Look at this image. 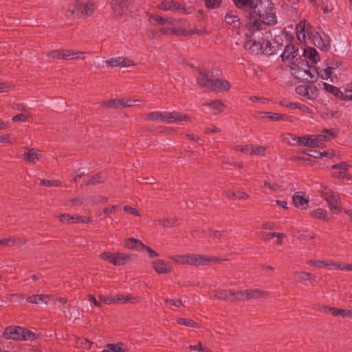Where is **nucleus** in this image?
<instances>
[{"label": "nucleus", "mask_w": 352, "mask_h": 352, "mask_svg": "<svg viewBox=\"0 0 352 352\" xmlns=\"http://www.w3.org/2000/svg\"><path fill=\"white\" fill-rule=\"evenodd\" d=\"M245 17L248 31H261L262 25L274 26L278 23L275 8L270 0H263L255 4L253 10L246 14Z\"/></svg>", "instance_id": "f257e3e1"}, {"label": "nucleus", "mask_w": 352, "mask_h": 352, "mask_svg": "<svg viewBox=\"0 0 352 352\" xmlns=\"http://www.w3.org/2000/svg\"><path fill=\"white\" fill-rule=\"evenodd\" d=\"M296 36L300 43L305 44L313 43L316 47L323 51H327L330 47V42L325 34L322 36L318 32L314 34L309 23L303 20L296 25Z\"/></svg>", "instance_id": "f03ea898"}, {"label": "nucleus", "mask_w": 352, "mask_h": 352, "mask_svg": "<svg viewBox=\"0 0 352 352\" xmlns=\"http://www.w3.org/2000/svg\"><path fill=\"white\" fill-rule=\"evenodd\" d=\"M292 74L301 81L314 82L317 79V72L314 67H311L305 58H296L290 65Z\"/></svg>", "instance_id": "7ed1b4c3"}, {"label": "nucleus", "mask_w": 352, "mask_h": 352, "mask_svg": "<svg viewBox=\"0 0 352 352\" xmlns=\"http://www.w3.org/2000/svg\"><path fill=\"white\" fill-rule=\"evenodd\" d=\"M333 137V134L330 130L324 129L320 134L301 136L300 138H298V145L321 147L323 142L331 140Z\"/></svg>", "instance_id": "20e7f679"}, {"label": "nucleus", "mask_w": 352, "mask_h": 352, "mask_svg": "<svg viewBox=\"0 0 352 352\" xmlns=\"http://www.w3.org/2000/svg\"><path fill=\"white\" fill-rule=\"evenodd\" d=\"M321 197L327 201L329 209L336 214L340 212V201L338 195L331 189L324 188L321 190Z\"/></svg>", "instance_id": "39448f33"}, {"label": "nucleus", "mask_w": 352, "mask_h": 352, "mask_svg": "<svg viewBox=\"0 0 352 352\" xmlns=\"http://www.w3.org/2000/svg\"><path fill=\"white\" fill-rule=\"evenodd\" d=\"M251 34L247 36V39L244 44L246 50L251 52H258L259 50L261 31H250Z\"/></svg>", "instance_id": "423d86ee"}, {"label": "nucleus", "mask_w": 352, "mask_h": 352, "mask_svg": "<svg viewBox=\"0 0 352 352\" xmlns=\"http://www.w3.org/2000/svg\"><path fill=\"white\" fill-rule=\"evenodd\" d=\"M298 48L292 43L287 44L280 54V58L283 62H288L292 64V62H295L296 59L298 58Z\"/></svg>", "instance_id": "0eeeda50"}, {"label": "nucleus", "mask_w": 352, "mask_h": 352, "mask_svg": "<svg viewBox=\"0 0 352 352\" xmlns=\"http://www.w3.org/2000/svg\"><path fill=\"white\" fill-rule=\"evenodd\" d=\"M216 262L214 258L207 257L197 254H189V264L190 265H207Z\"/></svg>", "instance_id": "6e6552de"}, {"label": "nucleus", "mask_w": 352, "mask_h": 352, "mask_svg": "<svg viewBox=\"0 0 352 352\" xmlns=\"http://www.w3.org/2000/svg\"><path fill=\"white\" fill-rule=\"evenodd\" d=\"M197 72L199 74V76L197 78V85L199 87L208 90L212 80L210 78V72L205 69L199 68L197 69Z\"/></svg>", "instance_id": "1a4fd4ad"}, {"label": "nucleus", "mask_w": 352, "mask_h": 352, "mask_svg": "<svg viewBox=\"0 0 352 352\" xmlns=\"http://www.w3.org/2000/svg\"><path fill=\"white\" fill-rule=\"evenodd\" d=\"M230 89V82L223 78L212 79L208 91L214 92L226 91Z\"/></svg>", "instance_id": "9d476101"}, {"label": "nucleus", "mask_w": 352, "mask_h": 352, "mask_svg": "<svg viewBox=\"0 0 352 352\" xmlns=\"http://www.w3.org/2000/svg\"><path fill=\"white\" fill-rule=\"evenodd\" d=\"M105 63L107 66L109 67H129L131 65H134L133 62L130 59L120 56L109 58L105 61Z\"/></svg>", "instance_id": "9b49d317"}, {"label": "nucleus", "mask_w": 352, "mask_h": 352, "mask_svg": "<svg viewBox=\"0 0 352 352\" xmlns=\"http://www.w3.org/2000/svg\"><path fill=\"white\" fill-rule=\"evenodd\" d=\"M259 50H261L263 53L267 55L277 53L276 47L272 45V43L268 39L265 38L263 32L261 33Z\"/></svg>", "instance_id": "f8f14e48"}, {"label": "nucleus", "mask_w": 352, "mask_h": 352, "mask_svg": "<svg viewBox=\"0 0 352 352\" xmlns=\"http://www.w3.org/2000/svg\"><path fill=\"white\" fill-rule=\"evenodd\" d=\"M98 298L100 301L106 303V304H113V303H124L129 300L128 296H123L122 295H99Z\"/></svg>", "instance_id": "ddd939ff"}, {"label": "nucleus", "mask_w": 352, "mask_h": 352, "mask_svg": "<svg viewBox=\"0 0 352 352\" xmlns=\"http://www.w3.org/2000/svg\"><path fill=\"white\" fill-rule=\"evenodd\" d=\"M152 266L158 274H168L173 270L171 265L161 259L152 261Z\"/></svg>", "instance_id": "4468645a"}, {"label": "nucleus", "mask_w": 352, "mask_h": 352, "mask_svg": "<svg viewBox=\"0 0 352 352\" xmlns=\"http://www.w3.org/2000/svg\"><path fill=\"white\" fill-rule=\"evenodd\" d=\"M181 121L192 122V120L188 115L178 111L166 112V122L173 123Z\"/></svg>", "instance_id": "2eb2a0df"}, {"label": "nucleus", "mask_w": 352, "mask_h": 352, "mask_svg": "<svg viewBox=\"0 0 352 352\" xmlns=\"http://www.w3.org/2000/svg\"><path fill=\"white\" fill-rule=\"evenodd\" d=\"M203 106L209 107L210 113L214 116L221 113L226 108V105L221 100H214L209 102H205Z\"/></svg>", "instance_id": "dca6fc26"}, {"label": "nucleus", "mask_w": 352, "mask_h": 352, "mask_svg": "<svg viewBox=\"0 0 352 352\" xmlns=\"http://www.w3.org/2000/svg\"><path fill=\"white\" fill-rule=\"evenodd\" d=\"M224 20L226 23L234 28L238 29L241 27L240 18L236 11L230 10L226 12Z\"/></svg>", "instance_id": "f3484780"}, {"label": "nucleus", "mask_w": 352, "mask_h": 352, "mask_svg": "<svg viewBox=\"0 0 352 352\" xmlns=\"http://www.w3.org/2000/svg\"><path fill=\"white\" fill-rule=\"evenodd\" d=\"M23 328L21 327H9L5 329V337L12 340H22Z\"/></svg>", "instance_id": "a211bd4d"}, {"label": "nucleus", "mask_w": 352, "mask_h": 352, "mask_svg": "<svg viewBox=\"0 0 352 352\" xmlns=\"http://www.w3.org/2000/svg\"><path fill=\"white\" fill-rule=\"evenodd\" d=\"M135 257V254L114 253L113 259H112V264L116 266L123 265L127 261H132Z\"/></svg>", "instance_id": "6ab92c4d"}, {"label": "nucleus", "mask_w": 352, "mask_h": 352, "mask_svg": "<svg viewBox=\"0 0 352 352\" xmlns=\"http://www.w3.org/2000/svg\"><path fill=\"white\" fill-rule=\"evenodd\" d=\"M41 157V153L39 151L35 148H28L27 152L23 154V159L28 163L35 164Z\"/></svg>", "instance_id": "aec40b11"}, {"label": "nucleus", "mask_w": 352, "mask_h": 352, "mask_svg": "<svg viewBox=\"0 0 352 352\" xmlns=\"http://www.w3.org/2000/svg\"><path fill=\"white\" fill-rule=\"evenodd\" d=\"M247 300L255 298H266L269 294L265 291L258 289H246Z\"/></svg>", "instance_id": "412c9836"}, {"label": "nucleus", "mask_w": 352, "mask_h": 352, "mask_svg": "<svg viewBox=\"0 0 352 352\" xmlns=\"http://www.w3.org/2000/svg\"><path fill=\"white\" fill-rule=\"evenodd\" d=\"M26 300L29 303L43 305L47 304L50 300V296L44 294L32 295L28 297Z\"/></svg>", "instance_id": "4be33fe9"}, {"label": "nucleus", "mask_w": 352, "mask_h": 352, "mask_svg": "<svg viewBox=\"0 0 352 352\" xmlns=\"http://www.w3.org/2000/svg\"><path fill=\"white\" fill-rule=\"evenodd\" d=\"M157 8L164 11L175 10L179 8V4L175 0H162Z\"/></svg>", "instance_id": "5701e85b"}, {"label": "nucleus", "mask_w": 352, "mask_h": 352, "mask_svg": "<svg viewBox=\"0 0 352 352\" xmlns=\"http://www.w3.org/2000/svg\"><path fill=\"white\" fill-rule=\"evenodd\" d=\"M96 9L95 3L94 1H88L83 5H80L79 10L83 16H91Z\"/></svg>", "instance_id": "b1692460"}, {"label": "nucleus", "mask_w": 352, "mask_h": 352, "mask_svg": "<svg viewBox=\"0 0 352 352\" xmlns=\"http://www.w3.org/2000/svg\"><path fill=\"white\" fill-rule=\"evenodd\" d=\"M111 4L113 12L116 15L120 16L123 15L126 10L124 0H111Z\"/></svg>", "instance_id": "393cba45"}, {"label": "nucleus", "mask_w": 352, "mask_h": 352, "mask_svg": "<svg viewBox=\"0 0 352 352\" xmlns=\"http://www.w3.org/2000/svg\"><path fill=\"white\" fill-rule=\"evenodd\" d=\"M292 201L296 208L305 209L309 204L308 199H305L302 195L297 192L292 197Z\"/></svg>", "instance_id": "a878e982"}, {"label": "nucleus", "mask_w": 352, "mask_h": 352, "mask_svg": "<svg viewBox=\"0 0 352 352\" xmlns=\"http://www.w3.org/2000/svg\"><path fill=\"white\" fill-rule=\"evenodd\" d=\"M303 56L305 58H309L313 63H317L320 60L319 54L316 50L313 47H308L304 50Z\"/></svg>", "instance_id": "bb28decb"}, {"label": "nucleus", "mask_w": 352, "mask_h": 352, "mask_svg": "<svg viewBox=\"0 0 352 352\" xmlns=\"http://www.w3.org/2000/svg\"><path fill=\"white\" fill-rule=\"evenodd\" d=\"M294 275L295 280L298 283L314 280L316 278L315 275L305 272H295Z\"/></svg>", "instance_id": "cd10ccee"}, {"label": "nucleus", "mask_w": 352, "mask_h": 352, "mask_svg": "<svg viewBox=\"0 0 352 352\" xmlns=\"http://www.w3.org/2000/svg\"><path fill=\"white\" fill-rule=\"evenodd\" d=\"M85 52L81 51H74L72 50L65 49L63 50V59L65 60H75L80 58V56Z\"/></svg>", "instance_id": "c85d7f7f"}, {"label": "nucleus", "mask_w": 352, "mask_h": 352, "mask_svg": "<svg viewBox=\"0 0 352 352\" xmlns=\"http://www.w3.org/2000/svg\"><path fill=\"white\" fill-rule=\"evenodd\" d=\"M104 177H103L100 173H96L90 176L88 179L85 180L82 183V185H96L104 182Z\"/></svg>", "instance_id": "c756f323"}, {"label": "nucleus", "mask_w": 352, "mask_h": 352, "mask_svg": "<svg viewBox=\"0 0 352 352\" xmlns=\"http://www.w3.org/2000/svg\"><path fill=\"white\" fill-rule=\"evenodd\" d=\"M125 246L129 249L140 250L144 247V243L135 238H129L125 241Z\"/></svg>", "instance_id": "7c9ffc66"}, {"label": "nucleus", "mask_w": 352, "mask_h": 352, "mask_svg": "<svg viewBox=\"0 0 352 352\" xmlns=\"http://www.w3.org/2000/svg\"><path fill=\"white\" fill-rule=\"evenodd\" d=\"M177 219L175 218L165 217L161 219L154 220L155 225H160L164 228L173 227L177 225Z\"/></svg>", "instance_id": "2f4dec72"}, {"label": "nucleus", "mask_w": 352, "mask_h": 352, "mask_svg": "<svg viewBox=\"0 0 352 352\" xmlns=\"http://www.w3.org/2000/svg\"><path fill=\"white\" fill-rule=\"evenodd\" d=\"M258 113L260 115H262V114L266 115L267 118H269L272 121H278L280 120H285V119H286L287 120H289V121H292L291 117L285 116V115L279 114L277 113H272V112L269 111V112H259Z\"/></svg>", "instance_id": "473e14b6"}, {"label": "nucleus", "mask_w": 352, "mask_h": 352, "mask_svg": "<svg viewBox=\"0 0 352 352\" xmlns=\"http://www.w3.org/2000/svg\"><path fill=\"white\" fill-rule=\"evenodd\" d=\"M231 296V301H245L247 300L246 290H231L229 294Z\"/></svg>", "instance_id": "72a5a7b5"}, {"label": "nucleus", "mask_w": 352, "mask_h": 352, "mask_svg": "<svg viewBox=\"0 0 352 352\" xmlns=\"http://www.w3.org/2000/svg\"><path fill=\"white\" fill-rule=\"evenodd\" d=\"M311 216L313 218L322 219L323 221H329L330 219L329 216L327 214V212L322 208H317L311 212Z\"/></svg>", "instance_id": "f704fd0d"}, {"label": "nucleus", "mask_w": 352, "mask_h": 352, "mask_svg": "<svg viewBox=\"0 0 352 352\" xmlns=\"http://www.w3.org/2000/svg\"><path fill=\"white\" fill-rule=\"evenodd\" d=\"M148 120H160L166 122V112L153 111L146 114Z\"/></svg>", "instance_id": "c9c22d12"}, {"label": "nucleus", "mask_w": 352, "mask_h": 352, "mask_svg": "<svg viewBox=\"0 0 352 352\" xmlns=\"http://www.w3.org/2000/svg\"><path fill=\"white\" fill-rule=\"evenodd\" d=\"M225 195L226 197L232 199L236 198L239 199H248L249 198V195L246 192L242 191H237L235 192L231 190H226L225 192Z\"/></svg>", "instance_id": "e433bc0d"}, {"label": "nucleus", "mask_w": 352, "mask_h": 352, "mask_svg": "<svg viewBox=\"0 0 352 352\" xmlns=\"http://www.w3.org/2000/svg\"><path fill=\"white\" fill-rule=\"evenodd\" d=\"M323 87L325 91L340 99L342 91L340 89V88L327 82H323Z\"/></svg>", "instance_id": "4c0bfd02"}, {"label": "nucleus", "mask_w": 352, "mask_h": 352, "mask_svg": "<svg viewBox=\"0 0 352 352\" xmlns=\"http://www.w3.org/2000/svg\"><path fill=\"white\" fill-rule=\"evenodd\" d=\"M232 1L239 9H245L246 8H254L255 6L253 0H232Z\"/></svg>", "instance_id": "58836bf2"}, {"label": "nucleus", "mask_w": 352, "mask_h": 352, "mask_svg": "<svg viewBox=\"0 0 352 352\" xmlns=\"http://www.w3.org/2000/svg\"><path fill=\"white\" fill-rule=\"evenodd\" d=\"M324 311L325 313H331L333 316H342V318L346 317V311L345 309H337L336 307H324Z\"/></svg>", "instance_id": "ea45409f"}, {"label": "nucleus", "mask_w": 352, "mask_h": 352, "mask_svg": "<svg viewBox=\"0 0 352 352\" xmlns=\"http://www.w3.org/2000/svg\"><path fill=\"white\" fill-rule=\"evenodd\" d=\"M209 32L205 29V28H195L193 29H191L190 30L186 32L183 31L181 34L183 36H188V35H192V34H197V35H204V34H208Z\"/></svg>", "instance_id": "a19ab883"}, {"label": "nucleus", "mask_w": 352, "mask_h": 352, "mask_svg": "<svg viewBox=\"0 0 352 352\" xmlns=\"http://www.w3.org/2000/svg\"><path fill=\"white\" fill-rule=\"evenodd\" d=\"M170 258L178 264H189V254L184 255H175L172 256Z\"/></svg>", "instance_id": "79ce46f5"}, {"label": "nucleus", "mask_w": 352, "mask_h": 352, "mask_svg": "<svg viewBox=\"0 0 352 352\" xmlns=\"http://www.w3.org/2000/svg\"><path fill=\"white\" fill-rule=\"evenodd\" d=\"M230 293L231 290L216 291L214 292V296L220 300L231 301V296L229 295Z\"/></svg>", "instance_id": "37998d69"}, {"label": "nucleus", "mask_w": 352, "mask_h": 352, "mask_svg": "<svg viewBox=\"0 0 352 352\" xmlns=\"http://www.w3.org/2000/svg\"><path fill=\"white\" fill-rule=\"evenodd\" d=\"M177 322L179 324L184 325V326L190 327L197 328L199 327V324L197 322L193 321L191 319H188V318H177Z\"/></svg>", "instance_id": "c03bdc74"}, {"label": "nucleus", "mask_w": 352, "mask_h": 352, "mask_svg": "<svg viewBox=\"0 0 352 352\" xmlns=\"http://www.w3.org/2000/svg\"><path fill=\"white\" fill-rule=\"evenodd\" d=\"M266 151V147L258 145H251L250 154L251 155H265Z\"/></svg>", "instance_id": "a18cd8bd"}, {"label": "nucleus", "mask_w": 352, "mask_h": 352, "mask_svg": "<svg viewBox=\"0 0 352 352\" xmlns=\"http://www.w3.org/2000/svg\"><path fill=\"white\" fill-rule=\"evenodd\" d=\"M206 7L209 10L219 8L222 3V0H204Z\"/></svg>", "instance_id": "49530a36"}, {"label": "nucleus", "mask_w": 352, "mask_h": 352, "mask_svg": "<svg viewBox=\"0 0 352 352\" xmlns=\"http://www.w3.org/2000/svg\"><path fill=\"white\" fill-rule=\"evenodd\" d=\"M342 100H352V87H350V85H347L346 88L344 89V92H341V98Z\"/></svg>", "instance_id": "de8ad7c7"}, {"label": "nucleus", "mask_w": 352, "mask_h": 352, "mask_svg": "<svg viewBox=\"0 0 352 352\" xmlns=\"http://www.w3.org/2000/svg\"><path fill=\"white\" fill-rule=\"evenodd\" d=\"M318 95V89L314 85H309L308 94H306V98L309 100H314Z\"/></svg>", "instance_id": "09e8293b"}, {"label": "nucleus", "mask_w": 352, "mask_h": 352, "mask_svg": "<svg viewBox=\"0 0 352 352\" xmlns=\"http://www.w3.org/2000/svg\"><path fill=\"white\" fill-rule=\"evenodd\" d=\"M335 69L333 67H328L324 69L320 74L321 78L323 80H328L331 78V76L334 72Z\"/></svg>", "instance_id": "8fccbe9b"}, {"label": "nucleus", "mask_w": 352, "mask_h": 352, "mask_svg": "<svg viewBox=\"0 0 352 352\" xmlns=\"http://www.w3.org/2000/svg\"><path fill=\"white\" fill-rule=\"evenodd\" d=\"M58 219L63 223H67V224L74 223L73 215H70L68 214H60L58 216Z\"/></svg>", "instance_id": "3c124183"}, {"label": "nucleus", "mask_w": 352, "mask_h": 352, "mask_svg": "<svg viewBox=\"0 0 352 352\" xmlns=\"http://www.w3.org/2000/svg\"><path fill=\"white\" fill-rule=\"evenodd\" d=\"M324 267L329 270H340L342 268V264L340 263H334L331 261H325Z\"/></svg>", "instance_id": "603ef678"}, {"label": "nucleus", "mask_w": 352, "mask_h": 352, "mask_svg": "<svg viewBox=\"0 0 352 352\" xmlns=\"http://www.w3.org/2000/svg\"><path fill=\"white\" fill-rule=\"evenodd\" d=\"M14 237H8L3 239L0 240V245L5 247H14Z\"/></svg>", "instance_id": "864d4df0"}, {"label": "nucleus", "mask_w": 352, "mask_h": 352, "mask_svg": "<svg viewBox=\"0 0 352 352\" xmlns=\"http://www.w3.org/2000/svg\"><path fill=\"white\" fill-rule=\"evenodd\" d=\"M36 338V336L35 334L29 331V330H27L26 329L23 328V338H22V340H33Z\"/></svg>", "instance_id": "5fc2aeb1"}, {"label": "nucleus", "mask_w": 352, "mask_h": 352, "mask_svg": "<svg viewBox=\"0 0 352 352\" xmlns=\"http://www.w3.org/2000/svg\"><path fill=\"white\" fill-rule=\"evenodd\" d=\"M74 217V223H88L92 221L90 218L81 217L79 215H73Z\"/></svg>", "instance_id": "6e6d98bb"}, {"label": "nucleus", "mask_w": 352, "mask_h": 352, "mask_svg": "<svg viewBox=\"0 0 352 352\" xmlns=\"http://www.w3.org/2000/svg\"><path fill=\"white\" fill-rule=\"evenodd\" d=\"M309 85H299L296 88V92L298 95L306 97V94H308Z\"/></svg>", "instance_id": "4d7b16f0"}, {"label": "nucleus", "mask_w": 352, "mask_h": 352, "mask_svg": "<svg viewBox=\"0 0 352 352\" xmlns=\"http://www.w3.org/2000/svg\"><path fill=\"white\" fill-rule=\"evenodd\" d=\"M41 184L47 186H60L61 183L57 181H50L45 179L41 180Z\"/></svg>", "instance_id": "13d9d810"}, {"label": "nucleus", "mask_w": 352, "mask_h": 352, "mask_svg": "<svg viewBox=\"0 0 352 352\" xmlns=\"http://www.w3.org/2000/svg\"><path fill=\"white\" fill-rule=\"evenodd\" d=\"M349 168V165L347 164L346 162H341L337 164H334L331 166L332 169H339L340 170H343L346 172Z\"/></svg>", "instance_id": "bf43d9fd"}, {"label": "nucleus", "mask_w": 352, "mask_h": 352, "mask_svg": "<svg viewBox=\"0 0 352 352\" xmlns=\"http://www.w3.org/2000/svg\"><path fill=\"white\" fill-rule=\"evenodd\" d=\"M48 56L53 58H63V50H53L49 52Z\"/></svg>", "instance_id": "052dcab7"}, {"label": "nucleus", "mask_w": 352, "mask_h": 352, "mask_svg": "<svg viewBox=\"0 0 352 352\" xmlns=\"http://www.w3.org/2000/svg\"><path fill=\"white\" fill-rule=\"evenodd\" d=\"M307 264L311 266H316L318 267H324L325 261L308 260L307 261Z\"/></svg>", "instance_id": "680f3d73"}, {"label": "nucleus", "mask_w": 352, "mask_h": 352, "mask_svg": "<svg viewBox=\"0 0 352 352\" xmlns=\"http://www.w3.org/2000/svg\"><path fill=\"white\" fill-rule=\"evenodd\" d=\"M188 348L190 350L194 351H209V349L207 347H204L201 342H198L197 344L190 345Z\"/></svg>", "instance_id": "e2e57ef3"}, {"label": "nucleus", "mask_w": 352, "mask_h": 352, "mask_svg": "<svg viewBox=\"0 0 352 352\" xmlns=\"http://www.w3.org/2000/svg\"><path fill=\"white\" fill-rule=\"evenodd\" d=\"M263 186L264 187L268 188L274 191L278 190L280 188V186L277 183H271L269 182H265Z\"/></svg>", "instance_id": "0e129e2a"}, {"label": "nucleus", "mask_w": 352, "mask_h": 352, "mask_svg": "<svg viewBox=\"0 0 352 352\" xmlns=\"http://www.w3.org/2000/svg\"><path fill=\"white\" fill-rule=\"evenodd\" d=\"M226 235H227V231L222 230V231H214L210 234V236L216 238V239H221L222 237L226 236Z\"/></svg>", "instance_id": "69168bd1"}, {"label": "nucleus", "mask_w": 352, "mask_h": 352, "mask_svg": "<svg viewBox=\"0 0 352 352\" xmlns=\"http://www.w3.org/2000/svg\"><path fill=\"white\" fill-rule=\"evenodd\" d=\"M251 149V145H236L234 147V150L236 151H241L243 153H248Z\"/></svg>", "instance_id": "338daca9"}, {"label": "nucleus", "mask_w": 352, "mask_h": 352, "mask_svg": "<svg viewBox=\"0 0 352 352\" xmlns=\"http://www.w3.org/2000/svg\"><path fill=\"white\" fill-rule=\"evenodd\" d=\"M78 343L81 344L85 349H89L92 344V342H89L87 339L85 338L79 339Z\"/></svg>", "instance_id": "774afa93"}]
</instances>
